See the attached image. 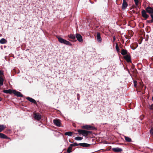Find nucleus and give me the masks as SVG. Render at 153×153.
<instances>
[{"label":"nucleus","mask_w":153,"mask_h":153,"mask_svg":"<svg viewBox=\"0 0 153 153\" xmlns=\"http://www.w3.org/2000/svg\"><path fill=\"white\" fill-rule=\"evenodd\" d=\"M127 50H124V49H122V51L121 53V54L123 55H124L126 54L127 53Z\"/></svg>","instance_id":"obj_22"},{"label":"nucleus","mask_w":153,"mask_h":153,"mask_svg":"<svg viewBox=\"0 0 153 153\" xmlns=\"http://www.w3.org/2000/svg\"><path fill=\"white\" fill-rule=\"evenodd\" d=\"M72 134L73 132L71 131L67 132L65 133V135L68 136H72Z\"/></svg>","instance_id":"obj_20"},{"label":"nucleus","mask_w":153,"mask_h":153,"mask_svg":"<svg viewBox=\"0 0 153 153\" xmlns=\"http://www.w3.org/2000/svg\"><path fill=\"white\" fill-rule=\"evenodd\" d=\"M78 131L79 133L82 134L84 136H87L89 134L92 133L91 131L82 129H79L78 130Z\"/></svg>","instance_id":"obj_2"},{"label":"nucleus","mask_w":153,"mask_h":153,"mask_svg":"<svg viewBox=\"0 0 153 153\" xmlns=\"http://www.w3.org/2000/svg\"><path fill=\"white\" fill-rule=\"evenodd\" d=\"M112 150L116 152H121L122 151V149L121 148H114L112 149Z\"/></svg>","instance_id":"obj_12"},{"label":"nucleus","mask_w":153,"mask_h":153,"mask_svg":"<svg viewBox=\"0 0 153 153\" xmlns=\"http://www.w3.org/2000/svg\"><path fill=\"white\" fill-rule=\"evenodd\" d=\"M7 40L4 38H2L0 40V43L1 44H4L6 43Z\"/></svg>","instance_id":"obj_19"},{"label":"nucleus","mask_w":153,"mask_h":153,"mask_svg":"<svg viewBox=\"0 0 153 153\" xmlns=\"http://www.w3.org/2000/svg\"><path fill=\"white\" fill-rule=\"evenodd\" d=\"M76 38L77 40L79 42H81L82 41V37L80 34L76 33Z\"/></svg>","instance_id":"obj_6"},{"label":"nucleus","mask_w":153,"mask_h":153,"mask_svg":"<svg viewBox=\"0 0 153 153\" xmlns=\"http://www.w3.org/2000/svg\"><path fill=\"white\" fill-rule=\"evenodd\" d=\"M3 75V71L0 70V76Z\"/></svg>","instance_id":"obj_32"},{"label":"nucleus","mask_w":153,"mask_h":153,"mask_svg":"<svg viewBox=\"0 0 153 153\" xmlns=\"http://www.w3.org/2000/svg\"><path fill=\"white\" fill-rule=\"evenodd\" d=\"M142 16L146 18L147 19L149 17V16L146 14V11L144 10H143L141 12Z\"/></svg>","instance_id":"obj_9"},{"label":"nucleus","mask_w":153,"mask_h":153,"mask_svg":"<svg viewBox=\"0 0 153 153\" xmlns=\"http://www.w3.org/2000/svg\"><path fill=\"white\" fill-rule=\"evenodd\" d=\"M146 12L150 14H153V8L148 7L146 8Z\"/></svg>","instance_id":"obj_8"},{"label":"nucleus","mask_w":153,"mask_h":153,"mask_svg":"<svg viewBox=\"0 0 153 153\" xmlns=\"http://www.w3.org/2000/svg\"><path fill=\"white\" fill-rule=\"evenodd\" d=\"M92 126L89 125H85L82 126V128H84L86 129H88L89 128H91Z\"/></svg>","instance_id":"obj_17"},{"label":"nucleus","mask_w":153,"mask_h":153,"mask_svg":"<svg viewBox=\"0 0 153 153\" xmlns=\"http://www.w3.org/2000/svg\"><path fill=\"white\" fill-rule=\"evenodd\" d=\"M96 38L98 42H101L102 41V39L100 36V33L99 32L97 33V36Z\"/></svg>","instance_id":"obj_10"},{"label":"nucleus","mask_w":153,"mask_h":153,"mask_svg":"<svg viewBox=\"0 0 153 153\" xmlns=\"http://www.w3.org/2000/svg\"><path fill=\"white\" fill-rule=\"evenodd\" d=\"M57 38L58 39V41L60 43L70 46H72L71 44L69 41L64 39L62 38L59 36H57Z\"/></svg>","instance_id":"obj_1"},{"label":"nucleus","mask_w":153,"mask_h":153,"mask_svg":"<svg viewBox=\"0 0 153 153\" xmlns=\"http://www.w3.org/2000/svg\"><path fill=\"white\" fill-rule=\"evenodd\" d=\"M6 128V126L3 125H0V132H1Z\"/></svg>","instance_id":"obj_24"},{"label":"nucleus","mask_w":153,"mask_h":153,"mask_svg":"<svg viewBox=\"0 0 153 153\" xmlns=\"http://www.w3.org/2000/svg\"><path fill=\"white\" fill-rule=\"evenodd\" d=\"M135 5L137 6L138 5V4L139 3V1L138 0H134Z\"/></svg>","instance_id":"obj_29"},{"label":"nucleus","mask_w":153,"mask_h":153,"mask_svg":"<svg viewBox=\"0 0 153 153\" xmlns=\"http://www.w3.org/2000/svg\"><path fill=\"white\" fill-rule=\"evenodd\" d=\"M71 145L72 146H79V144L77 143H74L73 144H71Z\"/></svg>","instance_id":"obj_27"},{"label":"nucleus","mask_w":153,"mask_h":153,"mask_svg":"<svg viewBox=\"0 0 153 153\" xmlns=\"http://www.w3.org/2000/svg\"><path fill=\"white\" fill-rule=\"evenodd\" d=\"M26 99L32 103H33L34 104H36V101L34 99L31 98L27 97L26 98Z\"/></svg>","instance_id":"obj_13"},{"label":"nucleus","mask_w":153,"mask_h":153,"mask_svg":"<svg viewBox=\"0 0 153 153\" xmlns=\"http://www.w3.org/2000/svg\"><path fill=\"white\" fill-rule=\"evenodd\" d=\"M82 137H77L75 138V139L76 140H81L82 139Z\"/></svg>","instance_id":"obj_26"},{"label":"nucleus","mask_w":153,"mask_h":153,"mask_svg":"<svg viewBox=\"0 0 153 153\" xmlns=\"http://www.w3.org/2000/svg\"><path fill=\"white\" fill-rule=\"evenodd\" d=\"M3 92L6 94H12L13 93V90L11 89L6 90H4Z\"/></svg>","instance_id":"obj_16"},{"label":"nucleus","mask_w":153,"mask_h":153,"mask_svg":"<svg viewBox=\"0 0 153 153\" xmlns=\"http://www.w3.org/2000/svg\"><path fill=\"white\" fill-rule=\"evenodd\" d=\"M79 145L83 147H88L90 146V144L85 143H79Z\"/></svg>","instance_id":"obj_15"},{"label":"nucleus","mask_w":153,"mask_h":153,"mask_svg":"<svg viewBox=\"0 0 153 153\" xmlns=\"http://www.w3.org/2000/svg\"><path fill=\"white\" fill-rule=\"evenodd\" d=\"M124 137L126 141L129 142H131V138L129 137L125 136Z\"/></svg>","instance_id":"obj_18"},{"label":"nucleus","mask_w":153,"mask_h":153,"mask_svg":"<svg viewBox=\"0 0 153 153\" xmlns=\"http://www.w3.org/2000/svg\"><path fill=\"white\" fill-rule=\"evenodd\" d=\"M68 38L70 39L69 40L71 41H74L76 40V36L74 34H70L68 36Z\"/></svg>","instance_id":"obj_5"},{"label":"nucleus","mask_w":153,"mask_h":153,"mask_svg":"<svg viewBox=\"0 0 153 153\" xmlns=\"http://www.w3.org/2000/svg\"><path fill=\"white\" fill-rule=\"evenodd\" d=\"M149 108L151 110H152L153 109V104L149 106Z\"/></svg>","instance_id":"obj_33"},{"label":"nucleus","mask_w":153,"mask_h":153,"mask_svg":"<svg viewBox=\"0 0 153 153\" xmlns=\"http://www.w3.org/2000/svg\"><path fill=\"white\" fill-rule=\"evenodd\" d=\"M34 117L35 120H39L41 118V116L39 113H36L34 114Z\"/></svg>","instance_id":"obj_3"},{"label":"nucleus","mask_w":153,"mask_h":153,"mask_svg":"<svg viewBox=\"0 0 153 153\" xmlns=\"http://www.w3.org/2000/svg\"><path fill=\"white\" fill-rule=\"evenodd\" d=\"M72 146H71V145H70V146L68 147L67 150V152L68 153H70L71 152V151L72 149Z\"/></svg>","instance_id":"obj_23"},{"label":"nucleus","mask_w":153,"mask_h":153,"mask_svg":"<svg viewBox=\"0 0 153 153\" xmlns=\"http://www.w3.org/2000/svg\"><path fill=\"white\" fill-rule=\"evenodd\" d=\"M2 100L1 98L0 97V101H1Z\"/></svg>","instance_id":"obj_36"},{"label":"nucleus","mask_w":153,"mask_h":153,"mask_svg":"<svg viewBox=\"0 0 153 153\" xmlns=\"http://www.w3.org/2000/svg\"><path fill=\"white\" fill-rule=\"evenodd\" d=\"M53 122L55 125L57 126H60V121L59 120L55 119L53 120Z\"/></svg>","instance_id":"obj_4"},{"label":"nucleus","mask_w":153,"mask_h":153,"mask_svg":"<svg viewBox=\"0 0 153 153\" xmlns=\"http://www.w3.org/2000/svg\"><path fill=\"white\" fill-rule=\"evenodd\" d=\"M115 39H115V36H114L113 37V41H114L115 40Z\"/></svg>","instance_id":"obj_35"},{"label":"nucleus","mask_w":153,"mask_h":153,"mask_svg":"<svg viewBox=\"0 0 153 153\" xmlns=\"http://www.w3.org/2000/svg\"><path fill=\"white\" fill-rule=\"evenodd\" d=\"M134 85L135 87H136L137 85V82L136 81H134Z\"/></svg>","instance_id":"obj_31"},{"label":"nucleus","mask_w":153,"mask_h":153,"mask_svg":"<svg viewBox=\"0 0 153 153\" xmlns=\"http://www.w3.org/2000/svg\"><path fill=\"white\" fill-rule=\"evenodd\" d=\"M151 18H152V19L151 21V22H153V15L151 14Z\"/></svg>","instance_id":"obj_34"},{"label":"nucleus","mask_w":153,"mask_h":153,"mask_svg":"<svg viewBox=\"0 0 153 153\" xmlns=\"http://www.w3.org/2000/svg\"><path fill=\"white\" fill-rule=\"evenodd\" d=\"M116 49L118 52H119V49L117 43L116 44Z\"/></svg>","instance_id":"obj_28"},{"label":"nucleus","mask_w":153,"mask_h":153,"mask_svg":"<svg viewBox=\"0 0 153 153\" xmlns=\"http://www.w3.org/2000/svg\"><path fill=\"white\" fill-rule=\"evenodd\" d=\"M148 22H150L149 21H148Z\"/></svg>","instance_id":"obj_38"},{"label":"nucleus","mask_w":153,"mask_h":153,"mask_svg":"<svg viewBox=\"0 0 153 153\" xmlns=\"http://www.w3.org/2000/svg\"><path fill=\"white\" fill-rule=\"evenodd\" d=\"M7 137L4 134L0 133V138H1L6 139Z\"/></svg>","instance_id":"obj_21"},{"label":"nucleus","mask_w":153,"mask_h":153,"mask_svg":"<svg viewBox=\"0 0 153 153\" xmlns=\"http://www.w3.org/2000/svg\"><path fill=\"white\" fill-rule=\"evenodd\" d=\"M13 93L17 97H22L23 95L20 92L17 91L15 90H13Z\"/></svg>","instance_id":"obj_7"},{"label":"nucleus","mask_w":153,"mask_h":153,"mask_svg":"<svg viewBox=\"0 0 153 153\" xmlns=\"http://www.w3.org/2000/svg\"><path fill=\"white\" fill-rule=\"evenodd\" d=\"M152 100L153 101V97H152Z\"/></svg>","instance_id":"obj_37"},{"label":"nucleus","mask_w":153,"mask_h":153,"mask_svg":"<svg viewBox=\"0 0 153 153\" xmlns=\"http://www.w3.org/2000/svg\"><path fill=\"white\" fill-rule=\"evenodd\" d=\"M150 132L153 135V127L150 130Z\"/></svg>","instance_id":"obj_30"},{"label":"nucleus","mask_w":153,"mask_h":153,"mask_svg":"<svg viewBox=\"0 0 153 153\" xmlns=\"http://www.w3.org/2000/svg\"><path fill=\"white\" fill-rule=\"evenodd\" d=\"M128 4L125 0H123V2L122 5V9L124 10L127 7Z\"/></svg>","instance_id":"obj_11"},{"label":"nucleus","mask_w":153,"mask_h":153,"mask_svg":"<svg viewBox=\"0 0 153 153\" xmlns=\"http://www.w3.org/2000/svg\"><path fill=\"white\" fill-rule=\"evenodd\" d=\"M124 58L128 62H131V58L129 56L127 55L124 56Z\"/></svg>","instance_id":"obj_14"},{"label":"nucleus","mask_w":153,"mask_h":153,"mask_svg":"<svg viewBox=\"0 0 153 153\" xmlns=\"http://www.w3.org/2000/svg\"><path fill=\"white\" fill-rule=\"evenodd\" d=\"M4 79L3 77H0V86H2L3 85Z\"/></svg>","instance_id":"obj_25"}]
</instances>
